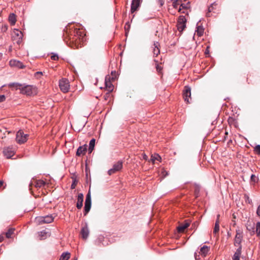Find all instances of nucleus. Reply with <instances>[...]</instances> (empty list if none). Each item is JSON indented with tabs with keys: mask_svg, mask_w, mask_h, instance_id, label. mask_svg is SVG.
<instances>
[{
	"mask_svg": "<svg viewBox=\"0 0 260 260\" xmlns=\"http://www.w3.org/2000/svg\"><path fill=\"white\" fill-rule=\"evenodd\" d=\"M22 84L17 83V82H14V83H10L8 84V86L10 88H12L13 89L15 90H18L19 89L21 90V87Z\"/></svg>",
	"mask_w": 260,
	"mask_h": 260,
	"instance_id": "nucleus-20",
	"label": "nucleus"
},
{
	"mask_svg": "<svg viewBox=\"0 0 260 260\" xmlns=\"http://www.w3.org/2000/svg\"><path fill=\"white\" fill-rule=\"evenodd\" d=\"M219 231V221H216L215 223L214 228L213 230V234L216 236L217 234L218 233Z\"/></svg>",
	"mask_w": 260,
	"mask_h": 260,
	"instance_id": "nucleus-29",
	"label": "nucleus"
},
{
	"mask_svg": "<svg viewBox=\"0 0 260 260\" xmlns=\"http://www.w3.org/2000/svg\"><path fill=\"white\" fill-rule=\"evenodd\" d=\"M17 39L16 43L18 44H20L21 43V42H22V38H18V39Z\"/></svg>",
	"mask_w": 260,
	"mask_h": 260,
	"instance_id": "nucleus-45",
	"label": "nucleus"
},
{
	"mask_svg": "<svg viewBox=\"0 0 260 260\" xmlns=\"http://www.w3.org/2000/svg\"><path fill=\"white\" fill-rule=\"evenodd\" d=\"M160 161L161 160L160 156L158 154H155L154 155H152L151 157V160L154 162L155 160Z\"/></svg>",
	"mask_w": 260,
	"mask_h": 260,
	"instance_id": "nucleus-34",
	"label": "nucleus"
},
{
	"mask_svg": "<svg viewBox=\"0 0 260 260\" xmlns=\"http://www.w3.org/2000/svg\"><path fill=\"white\" fill-rule=\"evenodd\" d=\"M213 6H214V4H211V5L210 7H209L208 11H209V12H211L213 11Z\"/></svg>",
	"mask_w": 260,
	"mask_h": 260,
	"instance_id": "nucleus-43",
	"label": "nucleus"
},
{
	"mask_svg": "<svg viewBox=\"0 0 260 260\" xmlns=\"http://www.w3.org/2000/svg\"><path fill=\"white\" fill-rule=\"evenodd\" d=\"M250 178H251V181H253L254 182H255L257 181V178H256V177L253 175V174H252L251 175V177H250Z\"/></svg>",
	"mask_w": 260,
	"mask_h": 260,
	"instance_id": "nucleus-41",
	"label": "nucleus"
},
{
	"mask_svg": "<svg viewBox=\"0 0 260 260\" xmlns=\"http://www.w3.org/2000/svg\"><path fill=\"white\" fill-rule=\"evenodd\" d=\"M14 231L15 229L14 228L9 229L5 234L6 238H10L11 237L12 235L14 234Z\"/></svg>",
	"mask_w": 260,
	"mask_h": 260,
	"instance_id": "nucleus-32",
	"label": "nucleus"
},
{
	"mask_svg": "<svg viewBox=\"0 0 260 260\" xmlns=\"http://www.w3.org/2000/svg\"><path fill=\"white\" fill-rule=\"evenodd\" d=\"M111 79H112V80H115V77H112L111 78Z\"/></svg>",
	"mask_w": 260,
	"mask_h": 260,
	"instance_id": "nucleus-53",
	"label": "nucleus"
},
{
	"mask_svg": "<svg viewBox=\"0 0 260 260\" xmlns=\"http://www.w3.org/2000/svg\"><path fill=\"white\" fill-rule=\"evenodd\" d=\"M70 257V253L68 252H63L59 258V260H68Z\"/></svg>",
	"mask_w": 260,
	"mask_h": 260,
	"instance_id": "nucleus-28",
	"label": "nucleus"
},
{
	"mask_svg": "<svg viewBox=\"0 0 260 260\" xmlns=\"http://www.w3.org/2000/svg\"><path fill=\"white\" fill-rule=\"evenodd\" d=\"M178 11L179 12H181V8H180L179 9Z\"/></svg>",
	"mask_w": 260,
	"mask_h": 260,
	"instance_id": "nucleus-57",
	"label": "nucleus"
},
{
	"mask_svg": "<svg viewBox=\"0 0 260 260\" xmlns=\"http://www.w3.org/2000/svg\"><path fill=\"white\" fill-rule=\"evenodd\" d=\"M180 7H182L183 9H186L187 8V5H185V4H181Z\"/></svg>",
	"mask_w": 260,
	"mask_h": 260,
	"instance_id": "nucleus-47",
	"label": "nucleus"
},
{
	"mask_svg": "<svg viewBox=\"0 0 260 260\" xmlns=\"http://www.w3.org/2000/svg\"><path fill=\"white\" fill-rule=\"evenodd\" d=\"M141 0H133L131 4V12L134 13L140 7Z\"/></svg>",
	"mask_w": 260,
	"mask_h": 260,
	"instance_id": "nucleus-13",
	"label": "nucleus"
},
{
	"mask_svg": "<svg viewBox=\"0 0 260 260\" xmlns=\"http://www.w3.org/2000/svg\"><path fill=\"white\" fill-rule=\"evenodd\" d=\"M6 100V96L4 95H0V103L3 102Z\"/></svg>",
	"mask_w": 260,
	"mask_h": 260,
	"instance_id": "nucleus-42",
	"label": "nucleus"
},
{
	"mask_svg": "<svg viewBox=\"0 0 260 260\" xmlns=\"http://www.w3.org/2000/svg\"><path fill=\"white\" fill-rule=\"evenodd\" d=\"M81 234L83 239H86L87 238L89 235V230L86 225L82 228Z\"/></svg>",
	"mask_w": 260,
	"mask_h": 260,
	"instance_id": "nucleus-19",
	"label": "nucleus"
},
{
	"mask_svg": "<svg viewBox=\"0 0 260 260\" xmlns=\"http://www.w3.org/2000/svg\"><path fill=\"white\" fill-rule=\"evenodd\" d=\"M123 167V162L121 160H119L116 163L114 164L112 168L109 170L108 173L109 175H111L117 172L120 171Z\"/></svg>",
	"mask_w": 260,
	"mask_h": 260,
	"instance_id": "nucleus-3",
	"label": "nucleus"
},
{
	"mask_svg": "<svg viewBox=\"0 0 260 260\" xmlns=\"http://www.w3.org/2000/svg\"><path fill=\"white\" fill-rule=\"evenodd\" d=\"M97 82H98V80L96 79V82L94 83V84L96 85Z\"/></svg>",
	"mask_w": 260,
	"mask_h": 260,
	"instance_id": "nucleus-56",
	"label": "nucleus"
},
{
	"mask_svg": "<svg viewBox=\"0 0 260 260\" xmlns=\"http://www.w3.org/2000/svg\"><path fill=\"white\" fill-rule=\"evenodd\" d=\"M210 13H211V12H209V11H208V12L206 13V16H207V17H210V16H211Z\"/></svg>",
	"mask_w": 260,
	"mask_h": 260,
	"instance_id": "nucleus-48",
	"label": "nucleus"
},
{
	"mask_svg": "<svg viewBox=\"0 0 260 260\" xmlns=\"http://www.w3.org/2000/svg\"><path fill=\"white\" fill-rule=\"evenodd\" d=\"M242 249L241 248H237L233 256V260H240V257L241 255Z\"/></svg>",
	"mask_w": 260,
	"mask_h": 260,
	"instance_id": "nucleus-24",
	"label": "nucleus"
},
{
	"mask_svg": "<svg viewBox=\"0 0 260 260\" xmlns=\"http://www.w3.org/2000/svg\"><path fill=\"white\" fill-rule=\"evenodd\" d=\"M4 240V236L3 234L0 235V242H2Z\"/></svg>",
	"mask_w": 260,
	"mask_h": 260,
	"instance_id": "nucleus-46",
	"label": "nucleus"
},
{
	"mask_svg": "<svg viewBox=\"0 0 260 260\" xmlns=\"http://www.w3.org/2000/svg\"><path fill=\"white\" fill-rule=\"evenodd\" d=\"M22 33L20 30L17 29H14L12 35V38L13 40L18 38H22Z\"/></svg>",
	"mask_w": 260,
	"mask_h": 260,
	"instance_id": "nucleus-18",
	"label": "nucleus"
},
{
	"mask_svg": "<svg viewBox=\"0 0 260 260\" xmlns=\"http://www.w3.org/2000/svg\"><path fill=\"white\" fill-rule=\"evenodd\" d=\"M181 0H175L173 3V6L174 8L177 9L178 6L180 4L179 3L181 2Z\"/></svg>",
	"mask_w": 260,
	"mask_h": 260,
	"instance_id": "nucleus-37",
	"label": "nucleus"
},
{
	"mask_svg": "<svg viewBox=\"0 0 260 260\" xmlns=\"http://www.w3.org/2000/svg\"><path fill=\"white\" fill-rule=\"evenodd\" d=\"M54 217L51 215L40 217L39 222L41 223H50L53 221Z\"/></svg>",
	"mask_w": 260,
	"mask_h": 260,
	"instance_id": "nucleus-12",
	"label": "nucleus"
},
{
	"mask_svg": "<svg viewBox=\"0 0 260 260\" xmlns=\"http://www.w3.org/2000/svg\"><path fill=\"white\" fill-rule=\"evenodd\" d=\"M159 44L158 42H154L153 44V53L154 56H157L160 53L159 49Z\"/></svg>",
	"mask_w": 260,
	"mask_h": 260,
	"instance_id": "nucleus-21",
	"label": "nucleus"
},
{
	"mask_svg": "<svg viewBox=\"0 0 260 260\" xmlns=\"http://www.w3.org/2000/svg\"><path fill=\"white\" fill-rule=\"evenodd\" d=\"M196 31L197 32V35L199 36H202L204 32V28L202 26L199 25L198 23H197V29Z\"/></svg>",
	"mask_w": 260,
	"mask_h": 260,
	"instance_id": "nucleus-30",
	"label": "nucleus"
},
{
	"mask_svg": "<svg viewBox=\"0 0 260 260\" xmlns=\"http://www.w3.org/2000/svg\"><path fill=\"white\" fill-rule=\"evenodd\" d=\"M59 86L63 92H68L70 86L69 80L66 78H62L59 82Z\"/></svg>",
	"mask_w": 260,
	"mask_h": 260,
	"instance_id": "nucleus-5",
	"label": "nucleus"
},
{
	"mask_svg": "<svg viewBox=\"0 0 260 260\" xmlns=\"http://www.w3.org/2000/svg\"><path fill=\"white\" fill-rule=\"evenodd\" d=\"M15 148L12 146H8L4 148L3 154L7 158H11L15 154Z\"/></svg>",
	"mask_w": 260,
	"mask_h": 260,
	"instance_id": "nucleus-8",
	"label": "nucleus"
},
{
	"mask_svg": "<svg viewBox=\"0 0 260 260\" xmlns=\"http://www.w3.org/2000/svg\"><path fill=\"white\" fill-rule=\"evenodd\" d=\"M95 144V139H92L89 143V147L88 148V151L89 153H91L94 149Z\"/></svg>",
	"mask_w": 260,
	"mask_h": 260,
	"instance_id": "nucleus-23",
	"label": "nucleus"
},
{
	"mask_svg": "<svg viewBox=\"0 0 260 260\" xmlns=\"http://www.w3.org/2000/svg\"><path fill=\"white\" fill-rule=\"evenodd\" d=\"M244 197L246 202H248L249 204H252V200L249 198L248 196L245 194Z\"/></svg>",
	"mask_w": 260,
	"mask_h": 260,
	"instance_id": "nucleus-40",
	"label": "nucleus"
},
{
	"mask_svg": "<svg viewBox=\"0 0 260 260\" xmlns=\"http://www.w3.org/2000/svg\"><path fill=\"white\" fill-rule=\"evenodd\" d=\"M9 21L11 25H14L16 23V19L15 15L14 13L10 14L9 16Z\"/></svg>",
	"mask_w": 260,
	"mask_h": 260,
	"instance_id": "nucleus-26",
	"label": "nucleus"
},
{
	"mask_svg": "<svg viewBox=\"0 0 260 260\" xmlns=\"http://www.w3.org/2000/svg\"><path fill=\"white\" fill-rule=\"evenodd\" d=\"M208 53V50H206V52H205V53Z\"/></svg>",
	"mask_w": 260,
	"mask_h": 260,
	"instance_id": "nucleus-55",
	"label": "nucleus"
},
{
	"mask_svg": "<svg viewBox=\"0 0 260 260\" xmlns=\"http://www.w3.org/2000/svg\"><path fill=\"white\" fill-rule=\"evenodd\" d=\"M87 146L86 145H83L79 146L77 150L76 155L80 156L81 155H84L87 150Z\"/></svg>",
	"mask_w": 260,
	"mask_h": 260,
	"instance_id": "nucleus-15",
	"label": "nucleus"
},
{
	"mask_svg": "<svg viewBox=\"0 0 260 260\" xmlns=\"http://www.w3.org/2000/svg\"><path fill=\"white\" fill-rule=\"evenodd\" d=\"M158 3L160 5V7H161L164 4V0H158Z\"/></svg>",
	"mask_w": 260,
	"mask_h": 260,
	"instance_id": "nucleus-44",
	"label": "nucleus"
},
{
	"mask_svg": "<svg viewBox=\"0 0 260 260\" xmlns=\"http://www.w3.org/2000/svg\"><path fill=\"white\" fill-rule=\"evenodd\" d=\"M254 151L257 153V154L260 155V145H257L255 147Z\"/></svg>",
	"mask_w": 260,
	"mask_h": 260,
	"instance_id": "nucleus-39",
	"label": "nucleus"
},
{
	"mask_svg": "<svg viewBox=\"0 0 260 260\" xmlns=\"http://www.w3.org/2000/svg\"><path fill=\"white\" fill-rule=\"evenodd\" d=\"M75 260H77V258H76V259H75Z\"/></svg>",
	"mask_w": 260,
	"mask_h": 260,
	"instance_id": "nucleus-58",
	"label": "nucleus"
},
{
	"mask_svg": "<svg viewBox=\"0 0 260 260\" xmlns=\"http://www.w3.org/2000/svg\"><path fill=\"white\" fill-rule=\"evenodd\" d=\"M101 238L100 237H99V242L101 241Z\"/></svg>",
	"mask_w": 260,
	"mask_h": 260,
	"instance_id": "nucleus-54",
	"label": "nucleus"
},
{
	"mask_svg": "<svg viewBox=\"0 0 260 260\" xmlns=\"http://www.w3.org/2000/svg\"><path fill=\"white\" fill-rule=\"evenodd\" d=\"M246 226L251 236L255 234V224L254 222H247Z\"/></svg>",
	"mask_w": 260,
	"mask_h": 260,
	"instance_id": "nucleus-14",
	"label": "nucleus"
},
{
	"mask_svg": "<svg viewBox=\"0 0 260 260\" xmlns=\"http://www.w3.org/2000/svg\"><path fill=\"white\" fill-rule=\"evenodd\" d=\"M46 185V182L42 180H37L36 182L35 186L37 188L44 187Z\"/></svg>",
	"mask_w": 260,
	"mask_h": 260,
	"instance_id": "nucleus-31",
	"label": "nucleus"
},
{
	"mask_svg": "<svg viewBox=\"0 0 260 260\" xmlns=\"http://www.w3.org/2000/svg\"><path fill=\"white\" fill-rule=\"evenodd\" d=\"M111 77L109 75L106 76L105 80V88L108 92H110L113 91L114 86L112 85L111 81Z\"/></svg>",
	"mask_w": 260,
	"mask_h": 260,
	"instance_id": "nucleus-10",
	"label": "nucleus"
},
{
	"mask_svg": "<svg viewBox=\"0 0 260 260\" xmlns=\"http://www.w3.org/2000/svg\"><path fill=\"white\" fill-rule=\"evenodd\" d=\"M143 158L145 160H146L147 159V156L146 155V154H144L143 155Z\"/></svg>",
	"mask_w": 260,
	"mask_h": 260,
	"instance_id": "nucleus-51",
	"label": "nucleus"
},
{
	"mask_svg": "<svg viewBox=\"0 0 260 260\" xmlns=\"http://www.w3.org/2000/svg\"><path fill=\"white\" fill-rule=\"evenodd\" d=\"M4 182L2 180H0V187L3 185Z\"/></svg>",
	"mask_w": 260,
	"mask_h": 260,
	"instance_id": "nucleus-52",
	"label": "nucleus"
},
{
	"mask_svg": "<svg viewBox=\"0 0 260 260\" xmlns=\"http://www.w3.org/2000/svg\"><path fill=\"white\" fill-rule=\"evenodd\" d=\"M255 233H256L257 237L260 236V222L258 221L256 224V227L255 229Z\"/></svg>",
	"mask_w": 260,
	"mask_h": 260,
	"instance_id": "nucleus-33",
	"label": "nucleus"
},
{
	"mask_svg": "<svg viewBox=\"0 0 260 260\" xmlns=\"http://www.w3.org/2000/svg\"><path fill=\"white\" fill-rule=\"evenodd\" d=\"M243 240L242 234L239 232L237 231L236 235L234 239V245L236 247H238V248H241L242 249L241 243Z\"/></svg>",
	"mask_w": 260,
	"mask_h": 260,
	"instance_id": "nucleus-9",
	"label": "nucleus"
},
{
	"mask_svg": "<svg viewBox=\"0 0 260 260\" xmlns=\"http://www.w3.org/2000/svg\"><path fill=\"white\" fill-rule=\"evenodd\" d=\"M200 190V186L199 185H195L194 194L196 198H197L199 196Z\"/></svg>",
	"mask_w": 260,
	"mask_h": 260,
	"instance_id": "nucleus-35",
	"label": "nucleus"
},
{
	"mask_svg": "<svg viewBox=\"0 0 260 260\" xmlns=\"http://www.w3.org/2000/svg\"><path fill=\"white\" fill-rule=\"evenodd\" d=\"M91 206V198L90 190H89L86 196L84 205V215H86L90 211Z\"/></svg>",
	"mask_w": 260,
	"mask_h": 260,
	"instance_id": "nucleus-7",
	"label": "nucleus"
},
{
	"mask_svg": "<svg viewBox=\"0 0 260 260\" xmlns=\"http://www.w3.org/2000/svg\"><path fill=\"white\" fill-rule=\"evenodd\" d=\"M51 59L53 60H57L58 59V56L57 54L52 53Z\"/></svg>",
	"mask_w": 260,
	"mask_h": 260,
	"instance_id": "nucleus-38",
	"label": "nucleus"
},
{
	"mask_svg": "<svg viewBox=\"0 0 260 260\" xmlns=\"http://www.w3.org/2000/svg\"><path fill=\"white\" fill-rule=\"evenodd\" d=\"M77 183H78V180L76 179H74L73 180L71 186V189L75 188Z\"/></svg>",
	"mask_w": 260,
	"mask_h": 260,
	"instance_id": "nucleus-36",
	"label": "nucleus"
},
{
	"mask_svg": "<svg viewBox=\"0 0 260 260\" xmlns=\"http://www.w3.org/2000/svg\"><path fill=\"white\" fill-rule=\"evenodd\" d=\"M20 93L27 96H34L37 93V89L36 86L30 85L22 84Z\"/></svg>",
	"mask_w": 260,
	"mask_h": 260,
	"instance_id": "nucleus-2",
	"label": "nucleus"
},
{
	"mask_svg": "<svg viewBox=\"0 0 260 260\" xmlns=\"http://www.w3.org/2000/svg\"><path fill=\"white\" fill-rule=\"evenodd\" d=\"M28 135L24 134L22 130H19L16 134V140L20 144L25 143L27 140Z\"/></svg>",
	"mask_w": 260,
	"mask_h": 260,
	"instance_id": "nucleus-6",
	"label": "nucleus"
},
{
	"mask_svg": "<svg viewBox=\"0 0 260 260\" xmlns=\"http://www.w3.org/2000/svg\"><path fill=\"white\" fill-rule=\"evenodd\" d=\"M9 64L11 67H16L20 69H23L24 67L21 61L15 59L11 60Z\"/></svg>",
	"mask_w": 260,
	"mask_h": 260,
	"instance_id": "nucleus-16",
	"label": "nucleus"
},
{
	"mask_svg": "<svg viewBox=\"0 0 260 260\" xmlns=\"http://www.w3.org/2000/svg\"><path fill=\"white\" fill-rule=\"evenodd\" d=\"M209 249L210 248L207 246L204 245L203 247H201L200 253H201V255H203L204 256H206L208 252H209Z\"/></svg>",
	"mask_w": 260,
	"mask_h": 260,
	"instance_id": "nucleus-25",
	"label": "nucleus"
},
{
	"mask_svg": "<svg viewBox=\"0 0 260 260\" xmlns=\"http://www.w3.org/2000/svg\"><path fill=\"white\" fill-rule=\"evenodd\" d=\"M186 19L184 16H180L178 18L177 27L180 32H182L186 27Z\"/></svg>",
	"mask_w": 260,
	"mask_h": 260,
	"instance_id": "nucleus-4",
	"label": "nucleus"
},
{
	"mask_svg": "<svg viewBox=\"0 0 260 260\" xmlns=\"http://www.w3.org/2000/svg\"><path fill=\"white\" fill-rule=\"evenodd\" d=\"M183 95L184 101L187 103H189L188 98L191 96V88L189 86H185L184 87V89L183 92Z\"/></svg>",
	"mask_w": 260,
	"mask_h": 260,
	"instance_id": "nucleus-11",
	"label": "nucleus"
},
{
	"mask_svg": "<svg viewBox=\"0 0 260 260\" xmlns=\"http://www.w3.org/2000/svg\"><path fill=\"white\" fill-rule=\"evenodd\" d=\"M74 36L71 41L75 43H84L86 40L85 30L81 28H75L73 31Z\"/></svg>",
	"mask_w": 260,
	"mask_h": 260,
	"instance_id": "nucleus-1",
	"label": "nucleus"
},
{
	"mask_svg": "<svg viewBox=\"0 0 260 260\" xmlns=\"http://www.w3.org/2000/svg\"><path fill=\"white\" fill-rule=\"evenodd\" d=\"M189 225V223L188 222H186L183 224L179 225L177 227L178 232L179 233H182L184 231V230L187 228Z\"/></svg>",
	"mask_w": 260,
	"mask_h": 260,
	"instance_id": "nucleus-22",
	"label": "nucleus"
},
{
	"mask_svg": "<svg viewBox=\"0 0 260 260\" xmlns=\"http://www.w3.org/2000/svg\"><path fill=\"white\" fill-rule=\"evenodd\" d=\"M156 69H157V70L158 72H159V71H160V70H161L160 68H159V67L158 66V65H157Z\"/></svg>",
	"mask_w": 260,
	"mask_h": 260,
	"instance_id": "nucleus-49",
	"label": "nucleus"
},
{
	"mask_svg": "<svg viewBox=\"0 0 260 260\" xmlns=\"http://www.w3.org/2000/svg\"><path fill=\"white\" fill-rule=\"evenodd\" d=\"M219 217H220V215L219 214L217 215L216 221H219Z\"/></svg>",
	"mask_w": 260,
	"mask_h": 260,
	"instance_id": "nucleus-50",
	"label": "nucleus"
},
{
	"mask_svg": "<svg viewBox=\"0 0 260 260\" xmlns=\"http://www.w3.org/2000/svg\"><path fill=\"white\" fill-rule=\"evenodd\" d=\"M48 233L45 230H43L38 233L40 240H43L47 238Z\"/></svg>",
	"mask_w": 260,
	"mask_h": 260,
	"instance_id": "nucleus-27",
	"label": "nucleus"
},
{
	"mask_svg": "<svg viewBox=\"0 0 260 260\" xmlns=\"http://www.w3.org/2000/svg\"><path fill=\"white\" fill-rule=\"evenodd\" d=\"M84 196L82 193H80L78 195L76 207L78 209H80L83 206Z\"/></svg>",
	"mask_w": 260,
	"mask_h": 260,
	"instance_id": "nucleus-17",
	"label": "nucleus"
}]
</instances>
